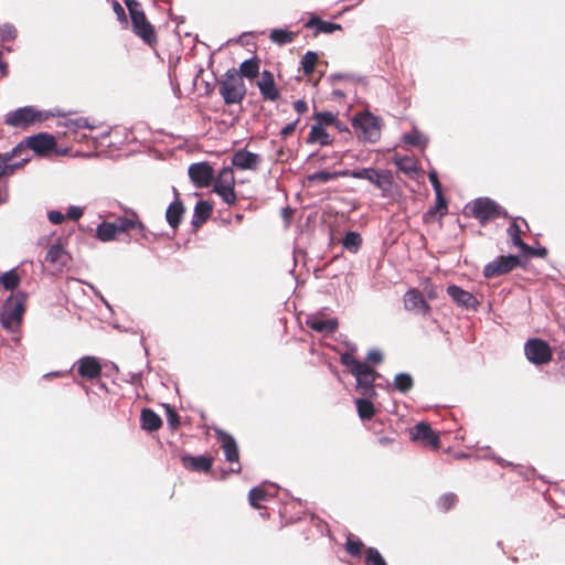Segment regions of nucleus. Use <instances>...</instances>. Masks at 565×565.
Wrapping results in <instances>:
<instances>
[{
	"label": "nucleus",
	"instance_id": "obj_46",
	"mask_svg": "<svg viewBox=\"0 0 565 565\" xmlns=\"http://www.w3.org/2000/svg\"><path fill=\"white\" fill-rule=\"evenodd\" d=\"M22 151H24V142H20L10 152L0 153V160H3L6 164H11L10 161L12 158L20 156Z\"/></svg>",
	"mask_w": 565,
	"mask_h": 565
},
{
	"label": "nucleus",
	"instance_id": "obj_53",
	"mask_svg": "<svg viewBox=\"0 0 565 565\" xmlns=\"http://www.w3.org/2000/svg\"><path fill=\"white\" fill-rule=\"evenodd\" d=\"M166 409H167V419H168L169 425L171 427H177L180 424L179 415L169 405L166 406Z\"/></svg>",
	"mask_w": 565,
	"mask_h": 565
},
{
	"label": "nucleus",
	"instance_id": "obj_45",
	"mask_svg": "<svg viewBox=\"0 0 565 565\" xmlns=\"http://www.w3.org/2000/svg\"><path fill=\"white\" fill-rule=\"evenodd\" d=\"M398 170L405 173H413L416 171V164L411 158H398L395 160Z\"/></svg>",
	"mask_w": 565,
	"mask_h": 565
},
{
	"label": "nucleus",
	"instance_id": "obj_29",
	"mask_svg": "<svg viewBox=\"0 0 565 565\" xmlns=\"http://www.w3.org/2000/svg\"><path fill=\"white\" fill-rule=\"evenodd\" d=\"M371 397L355 399L356 411L362 420H370L375 414V407L370 401Z\"/></svg>",
	"mask_w": 565,
	"mask_h": 565
},
{
	"label": "nucleus",
	"instance_id": "obj_30",
	"mask_svg": "<svg viewBox=\"0 0 565 565\" xmlns=\"http://www.w3.org/2000/svg\"><path fill=\"white\" fill-rule=\"evenodd\" d=\"M95 236L100 242H110L117 236V231L114 222H103L96 228Z\"/></svg>",
	"mask_w": 565,
	"mask_h": 565
},
{
	"label": "nucleus",
	"instance_id": "obj_44",
	"mask_svg": "<svg viewBox=\"0 0 565 565\" xmlns=\"http://www.w3.org/2000/svg\"><path fill=\"white\" fill-rule=\"evenodd\" d=\"M114 224L116 226L117 234H119V233H125V232L134 228L136 225V221L132 218H128V217H118L114 222Z\"/></svg>",
	"mask_w": 565,
	"mask_h": 565
},
{
	"label": "nucleus",
	"instance_id": "obj_2",
	"mask_svg": "<svg viewBox=\"0 0 565 565\" xmlns=\"http://www.w3.org/2000/svg\"><path fill=\"white\" fill-rule=\"evenodd\" d=\"M24 305L25 295L22 292H18L4 301L0 321L2 328L8 332L15 333L19 330L24 312Z\"/></svg>",
	"mask_w": 565,
	"mask_h": 565
},
{
	"label": "nucleus",
	"instance_id": "obj_64",
	"mask_svg": "<svg viewBox=\"0 0 565 565\" xmlns=\"http://www.w3.org/2000/svg\"><path fill=\"white\" fill-rule=\"evenodd\" d=\"M391 441H392V439H391L390 437H381V438H379V443H380L381 445H387V444H390Z\"/></svg>",
	"mask_w": 565,
	"mask_h": 565
},
{
	"label": "nucleus",
	"instance_id": "obj_13",
	"mask_svg": "<svg viewBox=\"0 0 565 565\" xmlns=\"http://www.w3.org/2000/svg\"><path fill=\"white\" fill-rule=\"evenodd\" d=\"M188 173L196 188L209 186L214 179V170L211 164L205 161L192 163L189 167Z\"/></svg>",
	"mask_w": 565,
	"mask_h": 565
},
{
	"label": "nucleus",
	"instance_id": "obj_40",
	"mask_svg": "<svg viewBox=\"0 0 565 565\" xmlns=\"http://www.w3.org/2000/svg\"><path fill=\"white\" fill-rule=\"evenodd\" d=\"M318 63V54L308 51L301 60V71H313Z\"/></svg>",
	"mask_w": 565,
	"mask_h": 565
},
{
	"label": "nucleus",
	"instance_id": "obj_22",
	"mask_svg": "<svg viewBox=\"0 0 565 565\" xmlns=\"http://www.w3.org/2000/svg\"><path fill=\"white\" fill-rule=\"evenodd\" d=\"M412 439L422 440L430 445L434 449L439 448V436L424 422L418 423L412 430Z\"/></svg>",
	"mask_w": 565,
	"mask_h": 565
},
{
	"label": "nucleus",
	"instance_id": "obj_50",
	"mask_svg": "<svg viewBox=\"0 0 565 565\" xmlns=\"http://www.w3.org/2000/svg\"><path fill=\"white\" fill-rule=\"evenodd\" d=\"M83 214H84L83 207L77 206V205H71L66 210L65 217H67L68 220H72V221H77L78 218H81L83 216Z\"/></svg>",
	"mask_w": 565,
	"mask_h": 565
},
{
	"label": "nucleus",
	"instance_id": "obj_24",
	"mask_svg": "<svg viewBox=\"0 0 565 565\" xmlns=\"http://www.w3.org/2000/svg\"><path fill=\"white\" fill-rule=\"evenodd\" d=\"M184 214L183 203L177 198L173 202L169 204L166 211V220L168 224L177 230L182 221V216Z\"/></svg>",
	"mask_w": 565,
	"mask_h": 565
},
{
	"label": "nucleus",
	"instance_id": "obj_62",
	"mask_svg": "<svg viewBox=\"0 0 565 565\" xmlns=\"http://www.w3.org/2000/svg\"><path fill=\"white\" fill-rule=\"evenodd\" d=\"M527 255H532V256H540V257H544L547 252L544 247L542 248H539V249H533L532 248V253H526Z\"/></svg>",
	"mask_w": 565,
	"mask_h": 565
},
{
	"label": "nucleus",
	"instance_id": "obj_33",
	"mask_svg": "<svg viewBox=\"0 0 565 565\" xmlns=\"http://www.w3.org/2000/svg\"><path fill=\"white\" fill-rule=\"evenodd\" d=\"M0 284L6 290H13L20 284V277L15 269H10L0 276Z\"/></svg>",
	"mask_w": 565,
	"mask_h": 565
},
{
	"label": "nucleus",
	"instance_id": "obj_37",
	"mask_svg": "<svg viewBox=\"0 0 565 565\" xmlns=\"http://www.w3.org/2000/svg\"><path fill=\"white\" fill-rule=\"evenodd\" d=\"M365 565H387L380 552L374 547L365 551Z\"/></svg>",
	"mask_w": 565,
	"mask_h": 565
},
{
	"label": "nucleus",
	"instance_id": "obj_25",
	"mask_svg": "<svg viewBox=\"0 0 565 565\" xmlns=\"http://www.w3.org/2000/svg\"><path fill=\"white\" fill-rule=\"evenodd\" d=\"M140 423L141 428L147 431H156L162 425L160 416L149 408L142 409L140 415Z\"/></svg>",
	"mask_w": 565,
	"mask_h": 565
},
{
	"label": "nucleus",
	"instance_id": "obj_3",
	"mask_svg": "<svg viewBox=\"0 0 565 565\" xmlns=\"http://www.w3.org/2000/svg\"><path fill=\"white\" fill-rule=\"evenodd\" d=\"M49 118L46 111L36 109L33 106L20 107L4 115V124L19 129H26L30 126L45 121Z\"/></svg>",
	"mask_w": 565,
	"mask_h": 565
},
{
	"label": "nucleus",
	"instance_id": "obj_8",
	"mask_svg": "<svg viewBox=\"0 0 565 565\" xmlns=\"http://www.w3.org/2000/svg\"><path fill=\"white\" fill-rule=\"evenodd\" d=\"M354 179L370 181L386 196L393 186V175L390 170H376L374 168H362L355 170Z\"/></svg>",
	"mask_w": 565,
	"mask_h": 565
},
{
	"label": "nucleus",
	"instance_id": "obj_61",
	"mask_svg": "<svg viewBox=\"0 0 565 565\" xmlns=\"http://www.w3.org/2000/svg\"><path fill=\"white\" fill-rule=\"evenodd\" d=\"M334 174H335V179L341 178V177L354 178L355 170L345 169V170L334 171Z\"/></svg>",
	"mask_w": 565,
	"mask_h": 565
},
{
	"label": "nucleus",
	"instance_id": "obj_56",
	"mask_svg": "<svg viewBox=\"0 0 565 565\" xmlns=\"http://www.w3.org/2000/svg\"><path fill=\"white\" fill-rule=\"evenodd\" d=\"M299 122V118L295 119L294 121L287 124L282 129L280 130V135L282 138H287L288 136L292 135L297 124Z\"/></svg>",
	"mask_w": 565,
	"mask_h": 565
},
{
	"label": "nucleus",
	"instance_id": "obj_16",
	"mask_svg": "<svg viewBox=\"0 0 565 565\" xmlns=\"http://www.w3.org/2000/svg\"><path fill=\"white\" fill-rule=\"evenodd\" d=\"M74 366L77 373L87 380H95L100 376L102 365L97 358L86 355L76 361Z\"/></svg>",
	"mask_w": 565,
	"mask_h": 565
},
{
	"label": "nucleus",
	"instance_id": "obj_39",
	"mask_svg": "<svg viewBox=\"0 0 565 565\" xmlns=\"http://www.w3.org/2000/svg\"><path fill=\"white\" fill-rule=\"evenodd\" d=\"M456 502H457L456 494L445 493L438 499L437 507L440 511H448L456 504Z\"/></svg>",
	"mask_w": 565,
	"mask_h": 565
},
{
	"label": "nucleus",
	"instance_id": "obj_23",
	"mask_svg": "<svg viewBox=\"0 0 565 565\" xmlns=\"http://www.w3.org/2000/svg\"><path fill=\"white\" fill-rule=\"evenodd\" d=\"M181 460L186 469L201 472H207L213 465L212 458L206 456L185 455Z\"/></svg>",
	"mask_w": 565,
	"mask_h": 565
},
{
	"label": "nucleus",
	"instance_id": "obj_32",
	"mask_svg": "<svg viewBox=\"0 0 565 565\" xmlns=\"http://www.w3.org/2000/svg\"><path fill=\"white\" fill-rule=\"evenodd\" d=\"M394 388L401 393H407L412 390L414 382L408 373H398L394 377Z\"/></svg>",
	"mask_w": 565,
	"mask_h": 565
},
{
	"label": "nucleus",
	"instance_id": "obj_63",
	"mask_svg": "<svg viewBox=\"0 0 565 565\" xmlns=\"http://www.w3.org/2000/svg\"><path fill=\"white\" fill-rule=\"evenodd\" d=\"M136 221V225L134 228H137L139 233H141L143 236H145V230H146V226L142 222L138 221V220H135Z\"/></svg>",
	"mask_w": 565,
	"mask_h": 565
},
{
	"label": "nucleus",
	"instance_id": "obj_47",
	"mask_svg": "<svg viewBox=\"0 0 565 565\" xmlns=\"http://www.w3.org/2000/svg\"><path fill=\"white\" fill-rule=\"evenodd\" d=\"M363 544L360 540L348 539L345 548L347 552L352 556H359Z\"/></svg>",
	"mask_w": 565,
	"mask_h": 565
},
{
	"label": "nucleus",
	"instance_id": "obj_31",
	"mask_svg": "<svg viewBox=\"0 0 565 565\" xmlns=\"http://www.w3.org/2000/svg\"><path fill=\"white\" fill-rule=\"evenodd\" d=\"M296 34L285 29H273L269 34L271 42L278 45H285L291 43Z\"/></svg>",
	"mask_w": 565,
	"mask_h": 565
},
{
	"label": "nucleus",
	"instance_id": "obj_17",
	"mask_svg": "<svg viewBox=\"0 0 565 565\" xmlns=\"http://www.w3.org/2000/svg\"><path fill=\"white\" fill-rule=\"evenodd\" d=\"M218 440L222 445V448L224 450V455L227 461L236 463L235 468H231L232 472H239L241 466L238 463V447L235 441V439L230 435L222 430L218 431Z\"/></svg>",
	"mask_w": 565,
	"mask_h": 565
},
{
	"label": "nucleus",
	"instance_id": "obj_52",
	"mask_svg": "<svg viewBox=\"0 0 565 565\" xmlns=\"http://www.w3.org/2000/svg\"><path fill=\"white\" fill-rule=\"evenodd\" d=\"M30 159L29 158H22L21 162L17 163V164H6L3 160H0V177L6 174L7 171H10L12 172L15 168L22 166L23 163L28 162Z\"/></svg>",
	"mask_w": 565,
	"mask_h": 565
},
{
	"label": "nucleus",
	"instance_id": "obj_20",
	"mask_svg": "<svg viewBox=\"0 0 565 565\" xmlns=\"http://www.w3.org/2000/svg\"><path fill=\"white\" fill-rule=\"evenodd\" d=\"M447 294L458 306L463 308L476 310L479 305V301L471 292L456 285L448 286Z\"/></svg>",
	"mask_w": 565,
	"mask_h": 565
},
{
	"label": "nucleus",
	"instance_id": "obj_43",
	"mask_svg": "<svg viewBox=\"0 0 565 565\" xmlns=\"http://www.w3.org/2000/svg\"><path fill=\"white\" fill-rule=\"evenodd\" d=\"M308 179L310 182L327 183L329 181L335 180V174L334 172L323 170L310 174Z\"/></svg>",
	"mask_w": 565,
	"mask_h": 565
},
{
	"label": "nucleus",
	"instance_id": "obj_1",
	"mask_svg": "<svg viewBox=\"0 0 565 565\" xmlns=\"http://www.w3.org/2000/svg\"><path fill=\"white\" fill-rule=\"evenodd\" d=\"M259 73H223L217 79L218 93L226 105L241 103L246 94L244 77H255Z\"/></svg>",
	"mask_w": 565,
	"mask_h": 565
},
{
	"label": "nucleus",
	"instance_id": "obj_11",
	"mask_svg": "<svg viewBox=\"0 0 565 565\" xmlns=\"http://www.w3.org/2000/svg\"><path fill=\"white\" fill-rule=\"evenodd\" d=\"M519 263L520 260L518 256H500L484 266L483 276L486 278H493L504 275L513 270L519 265Z\"/></svg>",
	"mask_w": 565,
	"mask_h": 565
},
{
	"label": "nucleus",
	"instance_id": "obj_9",
	"mask_svg": "<svg viewBox=\"0 0 565 565\" xmlns=\"http://www.w3.org/2000/svg\"><path fill=\"white\" fill-rule=\"evenodd\" d=\"M235 178L231 167H224L214 182V192L218 194L222 200L227 204H234L236 202V193L234 190Z\"/></svg>",
	"mask_w": 565,
	"mask_h": 565
},
{
	"label": "nucleus",
	"instance_id": "obj_14",
	"mask_svg": "<svg viewBox=\"0 0 565 565\" xmlns=\"http://www.w3.org/2000/svg\"><path fill=\"white\" fill-rule=\"evenodd\" d=\"M353 375L356 379V387L363 396L373 397L376 395L374 390L376 373L369 365L363 363L362 367L356 370Z\"/></svg>",
	"mask_w": 565,
	"mask_h": 565
},
{
	"label": "nucleus",
	"instance_id": "obj_4",
	"mask_svg": "<svg viewBox=\"0 0 565 565\" xmlns=\"http://www.w3.org/2000/svg\"><path fill=\"white\" fill-rule=\"evenodd\" d=\"M470 210V215L478 220L481 225L498 218L500 216L507 217L508 213L495 201L489 198H479L467 205Z\"/></svg>",
	"mask_w": 565,
	"mask_h": 565
},
{
	"label": "nucleus",
	"instance_id": "obj_18",
	"mask_svg": "<svg viewBox=\"0 0 565 565\" xmlns=\"http://www.w3.org/2000/svg\"><path fill=\"white\" fill-rule=\"evenodd\" d=\"M262 162L259 154L241 149L232 157V164L238 170H256Z\"/></svg>",
	"mask_w": 565,
	"mask_h": 565
},
{
	"label": "nucleus",
	"instance_id": "obj_27",
	"mask_svg": "<svg viewBox=\"0 0 565 565\" xmlns=\"http://www.w3.org/2000/svg\"><path fill=\"white\" fill-rule=\"evenodd\" d=\"M308 143H319L320 146H327L331 142L329 134L320 125H312L308 139Z\"/></svg>",
	"mask_w": 565,
	"mask_h": 565
},
{
	"label": "nucleus",
	"instance_id": "obj_10",
	"mask_svg": "<svg viewBox=\"0 0 565 565\" xmlns=\"http://www.w3.org/2000/svg\"><path fill=\"white\" fill-rule=\"evenodd\" d=\"M22 142H24V150L29 148L40 157H45L52 152H56V140L54 136L47 132H39L30 136Z\"/></svg>",
	"mask_w": 565,
	"mask_h": 565
},
{
	"label": "nucleus",
	"instance_id": "obj_59",
	"mask_svg": "<svg viewBox=\"0 0 565 565\" xmlns=\"http://www.w3.org/2000/svg\"><path fill=\"white\" fill-rule=\"evenodd\" d=\"M294 108L299 115H301L307 110L308 107L305 100L298 99L294 103Z\"/></svg>",
	"mask_w": 565,
	"mask_h": 565
},
{
	"label": "nucleus",
	"instance_id": "obj_42",
	"mask_svg": "<svg viewBox=\"0 0 565 565\" xmlns=\"http://www.w3.org/2000/svg\"><path fill=\"white\" fill-rule=\"evenodd\" d=\"M17 36V30L14 25L10 23H6L0 26V41L1 42H11Z\"/></svg>",
	"mask_w": 565,
	"mask_h": 565
},
{
	"label": "nucleus",
	"instance_id": "obj_41",
	"mask_svg": "<svg viewBox=\"0 0 565 565\" xmlns=\"http://www.w3.org/2000/svg\"><path fill=\"white\" fill-rule=\"evenodd\" d=\"M340 361L343 365L348 366L352 374L360 367H362L363 362L356 360L351 353H343L340 358Z\"/></svg>",
	"mask_w": 565,
	"mask_h": 565
},
{
	"label": "nucleus",
	"instance_id": "obj_38",
	"mask_svg": "<svg viewBox=\"0 0 565 565\" xmlns=\"http://www.w3.org/2000/svg\"><path fill=\"white\" fill-rule=\"evenodd\" d=\"M65 126L70 130H73V131H76V130L83 129V128H88V129H94L95 128V126L90 125L88 122V119L84 118V117H79V118H75V119H67L65 121Z\"/></svg>",
	"mask_w": 565,
	"mask_h": 565
},
{
	"label": "nucleus",
	"instance_id": "obj_51",
	"mask_svg": "<svg viewBox=\"0 0 565 565\" xmlns=\"http://www.w3.org/2000/svg\"><path fill=\"white\" fill-rule=\"evenodd\" d=\"M514 246L519 247L522 253H532V247L521 239V235L510 236Z\"/></svg>",
	"mask_w": 565,
	"mask_h": 565
},
{
	"label": "nucleus",
	"instance_id": "obj_12",
	"mask_svg": "<svg viewBox=\"0 0 565 565\" xmlns=\"http://www.w3.org/2000/svg\"><path fill=\"white\" fill-rule=\"evenodd\" d=\"M306 324L313 331L323 335L333 334L339 327L337 318H327L321 311L307 315Z\"/></svg>",
	"mask_w": 565,
	"mask_h": 565
},
{
	"label": "nucleus",
	"instance_id": "obj_34",
	"mask_svg": "<svg viewBox=\"0 0 565 565\" xmlns=\"http://www.w3.org/2000/svg\"><path fill=\"white\" fill-rule=\"evenodd\" d=\"M361 244L362 237L358 232H348L342 241L343 247L351 253H356Z\"/></svg>",
	"mask_w": 565,
	"mask_h": 565
},
{
	"label": "nucleus",
	"instance_id": "obj_15",
	"mask_svg": "<svg viewBox=\"0 0 565 565\" xmlns=\"http://www.w3.org/2000/svg\"><path fill=\"white\" fill-rule=\"evenodd\" d=\"M404 307L407 311L417 315L426 316L430 312V306L417 289L406 291L404 295Z\"/></svg>",
	"mask_w": 565,
	"mask_h": 565
},
{
	"label": "nucleus",
	"instance_id": "obj_55",
	"mask_svg": "<svg viewBox=\"0 0 565 565\" xmlns=\"http://www.w3.org/2000/svg\"><path fill=\"white\" fill-rule=\"evenodd\" d=\"M47 218L52 224L57 225L64 222L65 215L60 211L52 210L47 212Z\"/></svg>",
	"mask_w": 565,
	"mask_h": 565
},
{
	"label": "nucleus",
	"instance_id": "obj_54",
	"mask_svg": "<svg viewBox=\"0 0 565 565\" xmlns=\"http://www.w3.org/2000/svg\"><path fill=\"white\" fill-rule=\"evenodd\" d=\"M259 61L255 58L245 60L241 65L238 71H258Z\"/></svg>",
	"mask_w": 565,
	"mask_h": 565
},
{
	"label": "nucleus",
	"instance_id": "obj_49",
	"mask_svg": "<svg viewBox=\"0 0 565 565\" xmlns=\"http://www.w3.org/2000/svg\"><path fill=\"white\" fill-rule=\"evenodd\" d=\"M317 120H318V124L317 125H331L335 121L337 117L334 116V114H332L331 111H322V113H319L317 114Z\"/></svg>",
	"mask_w": 565,
	"mask_h": 565
},
{
	"label": "nucleus",
	"instance_id": "obj_28",
	"mask_svg": "<svg viewBox=\"0 0 565 565\" xmlns=\"http://www.w3.org/2000/svg\"><path fill=\"white\" fill-rule=\"evenodd\" d=\"M306 28H315L318 33H333L337 30H341L340 24L322 21L318 17H312L306 23Z\"/></svg>",
	"mask_w": 565,
	"mask_h": 565
},
{
	"label": "nucleus",
	"instance_id": "obj_36",
	"mask_svg": "<svg viewBox=\"0 0 565 565\" xmlns=\"http://www.w3.org/2000/svg\"><path fill=\"white\" fill-rule=\"evenodd\" d=\"M267 497V491L263 487H254L250 489L248 493V500L253 508L260 509L259 501L265 500Z\"/></svg>",
	"mask_w": 565,
	"mask_h": 565
},
{
	"label": "nucleus",
	"instance_id": "obj_6",
	"mask_svg": "<svg viewBox=\"0 0 565 565\" xmlns=\"http://www.w3.org/2000/svg\"><path fill=\"white\" fill-rule=\"evenodd\" d=\"M126 4L131 18L134 32L140 36L145 43L152 45V43L156 42L154 30L147 21L140 3L136 0H127Z\"/></svg>",
	"mask_w": 565,
	"mask_h": 565
},
{
	"label": "nucleus",
	"instance_id": "obj_5",
	"mask_svg": "<svg viewBox=\"0 0 565 565\" xmlns=\"http://www.w3.org/2000/svg\"><path fill=\"white\" fill-rule=\"evenodd\" d=\"M352 126L359 139L366 142H375L381 136V125L379 117L371 113H359L352 120Z\"/></svg>",
	"mask_w": 565,
	"mask_h": 565
},
{
	"label": "nucleus",
	"instance_id": "obj_21",
	"mask_svg": "<svg viewBox=\"0 0 565 565\" xmlns=\"http://www.w3.org/2000/svg\"><path fill=\"white\" fill-rule=\"evenodd\" d=\"M257 86L264 100L276 102L279 99L280 92L271 73H263V76L257 81Z\"/></svg>",
	"mask_w": 565,
	"mask_h": 565
},
{
	"label": "nucleus",
	"instance_id": "obj_35",
	"mask_svg": "<svg viewBox=\"0 0 565 565\" xmlns=\"http://www.w3.org/2000/svg\"><path fill=\"white\" fill-rule=\"evenodd\" d=\"M403 140L411 146H417V147H425L428 142L427 137L424 136L416 128H414L409 134H406L404 136Z\"/></svg>",
	"mask_w": 565,
	"mask_h": 565
},
{
	"label": "nucleus",
	"instance_id": "obj_7",
	"mask_svg": "<svg viewBox=\"0 0 565 565\" xmlns=\"http://www.w3.org/2000/svg\"><path fill=\"white\" fill-rule=\"evenodd\" d=\"M524 354L536 366L550 363L553 358L550 344L540 338H531L524 343Z\"/></svg>",
	"mask_w": 565,
	"mask_h": 565
},
{
	"label": "nucleus",
	"instance_id": "obj_57",
	"mask_svg": "<svg viewBox=\"0 0 565 565\" xmlns=\"http://www.w3.org/2000/svg\"><path fill=\"white\" fill-rule=\"evenodd\" d=\"M382 359H383V355H382L381 351H379V350H371L366 356V360L372 363H380L382 361Z\"/></svg>",
	"mask_w": 565,
	"mask_h": 565
},
{
	"label": "nucleus",
	"instance_id": "obj_48",
	"mask_svg": "<svg viewBox=\"0 0 565 565\" xmlns=\"http://www.w3.org/2000/svg\"><path fill=\"white\" fill-rule=\"evenodd\" d=\"M428 179H429V182L431 183L434 190H435V193H436V199H439L441 200V185H440V182L438 180V174L435 170L430 171L428 173Z\"/></svg>",
	"mask_w": 565,
	"mask_h": 565
},
{
	"label": "nucleus",
	"instance_id": "obj_60",
	"mask_svg": "<svg viewBox=\"0 0 565 565\" xmlns=\"http://www.w3.org/2000/svg\"><path fill=\"white\" fill-rule=\"evenodd\" d=\"M509 236L521 235L520 225L513 222L507 230Z\"/></svg>",
	"mask_w": 565,
	"mask_h": 565
},
{
	"label": "nucleus",
	"instance_id": "obj_19",
	"mask_svg": "<svg viewBox=\"0 0 565 565\" xmlns=\"http://www.w3.org/2000/svg\"><path fill=\"white\" fill-rule=\"evenodd\" d=\"M45 260L54 268L62 270L71 262L68 252L62 246L60 242L53 244L47 249Z\"/></svg>",
	"mask_w": 565,
	"mask_h": 565
},
{
	"label": "nucleus",
	"instance_id": "obj_26",
	"mask_svg": "<svg viewBox=\"0 0 565 565\" xmlns=\"http://www.w3.org/2000/svg\"><path fill=\"white\" fill-rule=\"evenodd\" d=\"M212 213V205L206 201H199L194 206L192 224L199 226L203 224Z\"/></svg>",
	"mask_w": 565,
	"mask_h": 565
},
{
	"label": "nucleus",
	"instance_id": "obj_58",
	"mask_svg": "<svg viewBox=\"0 0 565 565\" xmlns=\"http://www.w3.org/2000/svg\"><path fill=\"white\" fill-rule=\"evenodd\" d=\"M113 8H114V12L116 13L118 20L119 21H125L126 20V13H125L124 8L120 6V3L115 1L113 3Z\"/></svg>",
	"mask_w": 565,
	"mask_h": 565
}]
</instances>
